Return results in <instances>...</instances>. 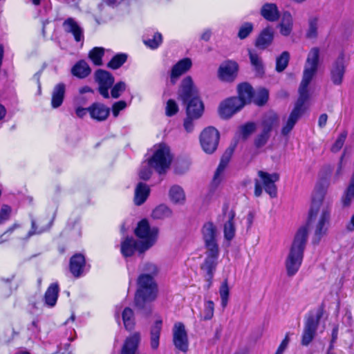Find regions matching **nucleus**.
I'll return each mask as SVG.
<instances>
[{"mask_svg":"<svg viewBox=\"0 0 354 354\" xmlns=\"http://www.w3.org/2000/svg\"><path fill=\"white\" fill-rule=\"evenodd\" d=\"M88 113L93 120L103 122L108 118L110 109L102 103L94 102L88 106Z\"/></svg>","mask_w":354,"mask_h":354,"instance_id":"412c9836","label":"nucleus"},{"mask_svg":"<svg viewBox=\"0 0 354 354\" xmlns=\"http://www.w3.org/2000/svg\"><path fill=\"white\" fill-rule=\"evenodd\" d=\"M323 314L324 310L322 307L317 308L316 311H310L308 314L302 333L301 345L307 346L313 340Z\"/></svg>","mask_w":354,"mask_h":354,"instance_id":"1a4fd4ad","label":"nucleus"},{"mask_svg":"<svg viewBox=\"0 0 354 354\" xmlns=\"http://www.w3.org/2000/svg\"><path fill=\"white\" fill-rule=\"evenodd\" d=\"M354 199V189L347 187L342 197V204L344 207H348L351 205Z\"/></svg>","mask_w":354,"mask_h":354,"instance_id":"603ef678","label":"nucleus"},{"mask_svg":"<svg viewBox=\"0 0 354 354\" xmlns=\"http://www.w3.org/2000/svg\"><path fill=\"white\" fill-rule=\"evenodd\" d=\"M85 265L84 256L82 254H75L70 259V271L75 277H80L83 273Z\"/></svg>","mask_w":354,"mask_h":354,"instance_id":"5701e85b","label":"nucleus"},{"mask_svg":"<svg viewBox=\"0 0 354 354\" xmlns=\"http://www.w3.org/2000/svg\"><path fill=\"white\" fill-rule=\"evenodd\" d=\"M234 212L230 211L228 214V221L224 224V237L229 241L232 240L235 235L236 229L234 223Z\"/></svg>","mask_w":354,"mask_h":354,"instance_id":"c9c22d12","label":"nucleus"},{"mask_svg":"<svg viewBox=\"0 0 354 354\" xmlns=\"http://www.w3.org/2000/svg\"><path fill=\"white\" fill-rule=\"evenodd\" d=\"M140 242L135 240L133 238L127 237L122 243H121V253L124 257H131L136 250L138 251L140 253H143L144 252H141L139 249Z\"/></svg>","mask_w":354,"mask_h":354,"instance_id":"cd10ccee","label":"nucleus"},{"mask_svg":"<svg viewBox=\"0 0 354 354\" xmlns=\"http://www.w3.org/2000/svg\"><path fill=\"white\" fill-rule=\"evenodd\" d=\"M281 24H288L289 26H292V17L290 12H284L282 15Z\"/></svg>","mask_w":354,"mask_h":354,"instance_id":"e2e57ef3","label":"nucleus"},{"mask_svg":"<svg viewBox=\"0 0 354 354\" xmlns=\"http://www.w3.org/2000/svg\"><path fill=\"white\" fill-rule=\"evenodd\" d=\"M172 215L171 209L166 205L161 204L157 206L151 213V216L154 219H164L171 217Z\"/></svg>","mask_w":354,"mask_h":354,"instance_id":"a19ab883","label":"nucleus"},{"mask_svg":"<svg viewBox=\"0 0 354 354\" xmlns=\"http://www.w3.org/2000/svg\"><path fill=\"white\" fill-rule=\"evenodd\" d=\"M268 96V91L266 88H261L256 95L254 94L252 99L256 104L262 106L267 102Z\"/></svg>","mask_w":354,"mask_h":354,"instance_id":"49530a36","label":"nucleus"},{"mask_svg":"<svg viewBox=\"0 0 354 354\" xmlns=\"http://www.w3.org/2000/svg\"><path fill=\"white\" fill-rule=\"evenodd\" d=\"M142 271L145 273L142 274H150L153 278L158 272V268L157 266L152 263H145L142 267Z\"/></svg>","mask_w":354,"mask_h":354,"instance_id":"4d7b16f0","label":"nucleus"},{"mask_svg":"<svg viewBox=\"0 0 354 354\" xmlns=\"http://www.w3.org/2000/svg\"><path fill=\"white\" fill-rule=\"evenodd\" d=\"M324 191L319 189L316 190L313 195L312 206L309 212L308 219L306 225L314 230L313 243L318 244L321 239L326 234L330 218V208L328 206L324 207L319 211V205L324 197ZM308 233V230H307Z\"/></svg>","mask_w":354,"mask_h":354,"instance_id":"f03ea898","label":"nucleus"},{"mask_svg":"<svg viewBox=\"0 0 354 354\" xmlns=\"http://www.w3.org/2000/svg\"><path fill=\"white\" fill-rule=\"evenodd\" d=\"M95 80L98 84V91L104 98H109V90L113 85L114 77L108 71L98 69L95 73Z\"/></svg>","mask_w":354,"mask_h":354,"instance_id":"4468645a","label":"nucleus"},{"mask_svg":"<svg viewBox=\"0 0 354 354\" xmlns=\"http://www.w3.org/2000/svg\"><path fill=\"white\" fill-rule=\"evenodd\" d=\"M274 39V31L272 28L266 27L257 37L255 46L260 50H265L271 45Z\"/></svg>","mask_w":354,"mask_h":354,"instance_id":"4be33fe9","label":"nucleus"},{"mask_svg":"<svg viewBox=\"0 0 354 354\" xmlns=\"http://www.w3.org/2000/svg\"><path fill=\"white\" fill-rule=\"evenodd\" d=\"M317 19L316 17H310L308 20V29L306 32V37L312 39L315 38L317 35Z\"/></svg>","mask_w":354,"mask_h":354,"instance_id":"3c124183","label":"nucleus"},{"mask_svg":"<svg viewBox=\"0 0 354 354\" xmlns=\"http://www.w3.org/2000/svg\"><path fill=\"white\" fill-rule=\"evenodd\" d=\"M122 317L125 328L132 330L136 324L133 310L129 307L125 308L122 313Z\"/></svg>","mask_w":354,"mask_h":354,"instance_id":"58836bf2","label":"nucleus"},{"mask_svg":"<svg viewBox=\"0 0 354 354\" xmlns=\"http://www.w3.org/2000/svg\"><path fill=\"white\" fill-rule=\"evenodd\" d=\"M169 197L175 205H183L186 201V195L183 189L177 185L171 186L169 190Z\"/></svg>","mask_w":354,"mask_h":354,"instance_id":"473e14b6","label":"nucleus"},{"mask_svg":"<svg viewBox=\"0 0 354 354\" xmlns=\"http://www.w3.org/2000/svg\"><path fill=\"white\" fill-rule=\"evenodd\" d=\"M178 111V106L174 100H169L167 102L165 108L166 115L167 116H172L177 113Z\"/></svg>","mask_w":354,"mask_h":354,"instance_id":"13d9d810","label":"nucleus"},{"mask_svg":"<svg viewBox=\"0 0 354 354\" xmlns=\"http://www.w3.org/2000/svg\"><path fill=\"white\" fill-rule=\"evenodd\" d=\"M88 113V108H82V107H77L75 110L76 115L80 118H84L86 113Z\"/></svg>","mask_w":354,"mask_h":354,"instance_id":"774afa93","label":"nucleus"},{"mask_svg":"<svg viewBox=\"0 0 354 354\" xmlns=\"http://www.w3.org/2000/svg\"><path fill=\"white\" fill-rule=\"evenodd\" d=\"M178 97L186 104L187 107L204 108L199 97L198 91L194 85L192 78L187 76L181 82L178 91Z\"/></svg>","mask_w":354,"mask_h":354,"instance_id":"39448f33","label":"nucleus"},{"mask_svg":"<svg viewBox=\"0 0 354 354\" xmlns=\"http://www.w3.org/2000/svg\"><path fill=\"white\" fill-rule=\"evenodd\" d=\"M162 322L161 319L156 321L151 328V347L152 349H157L159 346V339L162 329Z\"/></svg>","mask_w":354,"mask_h":354,"instance_id":"e433bc0d","label":"nucleus"},{"mask_svg":"<svg viewBox=\"0 0 354 354\" xmlns=\"http://www.w3.org/2000/svg\"><path fill=\"white\" fill-rule=\"evenodd\" d=\"M63 27L66 32L71 33L76 41H80L83 39V30L74 19L69 17L63 23Z\"/></svg>","mask_w":354,"mask_h":354,"instance_id":"bb28decb","label":"nucleus"},{"mask_svg":"<svg viewBox=\"0 0 354 354\" xmlns=\"http://www.w3.org/2000/svg\"><path fill=\"white\" fill-rule=\"evenodd\" d=\"M91 72V69L88 64L84 60L77 62L71 68L73 75L84 79L88 77Z\"/></svg>","mask_w":354,"mask_h":354,"instance_id":"f704fd0d","label":"nucleus"},{"mask_svg":"<svg viewBox=\"0 0 354 354\" xmlns=\"http://www.w3.org/2000/svg\"><path fill=\"white\" fill-rule=\"evenodd\" d=\"M204 108L186 107L187 117L184 121V128L187 132H192L194 129V120L198 119L203 113Z\"/></svg>","mask_w":354,"mask_h":354,"instance_id":"b1692460","label":"nucleus"},{"mask_svg":"<svg viewBox=\"0 0 354 354\" xmlns=\"http://www.w3.org/2000/svg\"><path fill=\"white\" fill-rule=\"evenodd\" d=\"M104 54V49L102 47H95L90 50L88 57L96 66L102 64V58Z\"/></svg>","mask_w":354,"mask_h":354,"instance_id":"79ce46f5","label":"nucleus"},{"mask_svg":"<svg viewBox=\"0 0 354 354\" xmlns=\"http://www.w3.org/2000/svg\"><path fill=\"white\" fill-rule=\"evenodd\" d=\"M192 62L189 58H184L174 64L170 71L169 78L171 84H175L179 77L187 72L192 67Z\"/></svg>","mask_w":354,"mask_h":354,"instance_id":"aec40b11","label":"nucleus"},{"mask_svg":"<svg viewBox=\"0 0 354 354\" xmlns=\"http://www.w3.org/2000/svg\"><path fill=\"white\" fill-rule=\"evenodd\" d=\"M261 15L270 22L277 21L280 17V12L277 6L273 3L263 4L260 10Z\"/></svg>","mask_w":354,"mask_h":354,"instance_id":"393cba45","label":"nucleus"},{"mask_svg":"<svg viewBox=\"0 0 354 354\" xmlns=\"http://www.w3.org/2000/svg\"><path fill=\"white\" fill-rule=\"evenodd\" d=\"M11 208L10 206L4 205L0 210V225L9 219L10 216Z\"/></svg>","mask_w":354,"mask_h":354,"instance_id":"680f3d73","label":"nucleus"},{"mask_svg":"<svg viewBox=\"0 0 354 354\" xmlns=\"http://www.w3.org/2000/svg\"><path fill=\"white\" fill-rule=\"evenodd\" d=\"M319 62V49L314 47L309 51L304 65L303 77L299 87V98L290 115L283 118L281 134L288 136L304 113V105L309 98L308 85L317 73Z\"/></svg>","mask_w":354,"mask_h":354,"instance_id":"f257e3e1","label":"nucleus"},{"mask_svg":"<svg viewBox=\"0 0 354 354\" xmlns=\"http://www.w3.org/2000/svg\"><path fill=\"white\" fill-rule=\"evenodd\" d=\"M345 71L344 55L341 53L332 64L330 71V80L334 84L340 85L342 83Z\"/></svg>","mask_w":354,"mask_h":354,"instance_id":"f3484780","label":"nucleus"},{"mask_svg":"<svg viewBox=\"0 0 354 354\" xmlns=\"http://www.w3.org/2000/svg\"><path fill=\"white\" fill-rule=\"evenodd\" d=\"M158 294V289L137 287L135 296V306L148 315L151 313V303L154 301Z\"/></svg>","mask_w":354,"mask_h":354,"instance_id":"9d476101","label":"nucleus"},{"mask_svg":"<svg viewBox=\"0 0 354 354\" xmlns=\"http://www.w3.org/2000/svg\"><path fill=\"white\" fill-rule=\"evenodd\" d=\"M173 156L169 147L164 143L154 146L153 155L148 160L149 165L159 174H165L169 168Z\"/></svg>","mask_w":354,"mask_h":354,"instance_id":"423d86ee","label":"nucleus"},{"mask_svg":"<svg viewBox=\"0 0 354 354\" xmlns=\"http://www.w3.org/2000/svg\"><path fill=\"white\" fill-rule=\"evenodd\" d=\"M66 93V85L64 83L56 84L52 91L51 106L53 109L59 108L63 103Z\"/></svg>","mask_w":354,"mask_h":354,"instance_id":"c756f323","label":"nucleus"},{"mask_svg":"<svg viewBox=\"0 0 354 354\" xmlns=\"http://www.w3.org/2000/svg\"><path fill=\"white\" fill-rule=\"evenodd\" d=\"M151 167L147 163L145 165H142L139 171V177L140 179L143 180H147L150 178L152 171L151 170Z\"/></svg>","mask_w":354,"mask_h":354,"instance_id":"052dcab7","label":"nucleus"},{"mask_svg":"<svg viewBox=\"0 0 354 354\" xmlns=\"http://www.w3.org/2000/svg\"><path fill=\"white\" fill-rule=\"evenodd\" d=\"M219 139L220 133L216 129L213 127L205 128L200 136V142L203 150L206 153H213L218 147Z\"/></svg>","mask_w":354,"mask_h":354,"instance_id":"f8f14e48","label":"nucleus"},{"mask_svg":"<svg viewBox=\"0 0 354 354\" xmlns=\"http://www.w3.org/2000/svg\"><path fill=\"white\" fill-rule=\"evenodd\" d=\"M127 59V56L126 54H117L110 60L107 66L112 69H118L126 62Z\"/></svg>","mask_w":354,"mask_h":354,"instance_id":"a18cd8bd","label":"nucleus"},{"mask_svg":"<svg viewBox=\"0 0 354 354\" xmlns=\"http://www.w3.org/2000/svg\"><path fill=\"white\" fill-rule=\"evenodd\" d=\"M201 232L205 250H220L217 240L218 233L216 225L212 222L205 223Z\"/></svg>","mask_w":354,"mask_h":354,"instance_id":"ddd939ff","label":"nucleus"},{"mask_svg":"<svg viewBox=\"0 0 354 354\" xmlns=\"http://www.w3.org/2000/svg\"><path fill=\"white\" fill-rule=\"evenodd\" d=\"M346 136H347V133L345 131L342 132L338 136L336 141L335 142V143L333 145V146L331 147V151L333 153H337L342 149V147H343L344 143L345 142V140L346 138Z\"/></svg>","mask_w":354,"mask_h":354,"instance_id":"6e6d98bb","label":"nucleus"},{"mask_svg":"<svg viewBox=\"0 0 354 354\" xmlns=\"http://www.w3.org/2000/svg\"><path fill=\"white\" fill-rule=\"evenodd\" d=\"M252 30H253V25L252 23H250V22L244 23L241 26V28L239 30L238 37L241 39H244L248 37V35L252 32Z\"/></svg>","mask_w":354,"mask_h":354,"instance_id":"864d4df0","label":"nucleus"},{"mask_svg":"<svg viewBox=\"0 0 354 354\" xmlns=\"http://www.w3.org/2000/svg\"><path fill=\"white\" fill-rule=\"evenodd\" d=\"M162 35L159 32H156L153 35L152 38L145 39L144 43L146 46L151 49L157 48L162 43Z\"/></svg>","mask_w":354,"mask_h":354,"instance_id":"09e8293b","label":"nucleus"},{"mask_svg":"<svg viewBox=\"0 0 354 354\" xmlns=\"http://www.w3.org/2000/svg\"><path fill=\"white\" fill-rule=\"evenodd\" d=\"M239 65L236 62L227 61L218 68L219 77L225 82H232L237 75Z\"/></svg>","mask_w":354,"mask_h":354,"instance_id":"6ab92c4d","label":"nucleus"},{"mask_svg":"<svg viewBox=\"0 0 354 354\" xmlns=\"http://www.w3.org/2000/svg\"><path fill=\"white\" fill-rule=\"evenodd\" d=\"M279 123L278 115L274 112L266 114L260 123L261 131L254 138V144L257 148H261L266 145L270 138L272 129L277 127Z\"/></svg>","mask_w":354,"mask_h":354,"instance_id":"6e6552de","label":"nucleus"},{"mask_svg":"<svg viewBox=\"0 0 354 354\" xmlns=\"http://www.w3.org/2000/svg\"><path fill=\"white\" fill-rule=\"evenodd\" d=\"M248 55L256 76L263 77L265 74V68L261 57L250 49L248 50Z\"/></svg>","mask_w":354,"mask_h":354,"instance_id":"7c9ffc66","label":"nucleus"},{"mask_svg":"<svg viewBox=\"0 0 354 354\" xmlns=\"http://www.w3.org/2000/svg\"><path fill=\"white\" fill-rule=\"evenodd\" d=\"M30 216L31 218V229L27 234V238H30L33 235L40 234L44 232H46L52 226V221H49L46 225H41V222L39 221V225H37L36 221L32 216V215H30Z\"/></svg>","mask_w":354,"mask_h":354,"instance_id":"4c0bfd02","label":"nucleus"},{"mask_svg":"<svg viewBox=\"0 0 354 354\" xmlns=\"http://www.w3.org/2000/svg\"><path fill=\"white\" fill-rule=\"evenodd\" d=\"M173 342L175 347L182 352L188 350V337L185 325L182 322H176L173 328Z\"/></svg>","mask_w":354,"mask_h":354,"instance_id":"dca6fc26","label":"nucleus"},{"mask_svg":"<svg viewBox=\"0 0 354 354\" xmlns=\"http://www.w3.org/2000/svg\"><path fill=\"white\" fill-rule=\"evenodd\" d=\"M219 294L221 300V306L224 309L227 306L230 290L228 287L227 280L225 279L221 283L219 288Z\"/></svg>","mask_w":354,"mask_h":354,"instance_id":"37998d69","label":"nucleus"},{"mask_svg":"<svg viewBox=\"0 0 354 354\" xmlns=\"http://www.w3.org/2000/svg\"><path fill=\"white\" fill-rule=\"evenodd\" d=\"M290 59V54L287 51H283L276 60V71L277 72L283 71L287 67Z\"/></svg>","mask_w":354,"mask_h":354,"instance_id":"c03bdc74","label":"nucleus"},{"mask_svg":"<svg viewBox=\"0 0 354 354\" xmlns=\"http://www.w3.org/2000/svg\"><path fill=\"white\" fill-rule=\"evenodd\" d=\"M290 342V338L288 337V334H286L285 338L281 342L277 351H280L281 353H284L286 349L287 348L288 344Z\"/></svg>","mask_w":354,"mask_h":354,"instance_id":"69168bd1","label":"nucleus"},{"mask_svg":"<svg viewBox=\"0 0 354 354\" xmlns=\"http://www.w3.org/2000/svg\"><path fill=\"white\" fill-rule=\"evenodd\" d=\"M127 84L124 82L120 81L115 85L112 86L111 90V95L113 98H119L122 93L126 90Z\"/></svg>","mask_w":354,"mask_h":354,"instance_id":"8fccbe9b","label":"nucleus"},{"mask_svg":"<svg viewBox=\"0 0 354 354\" xmlns=\"http://www.w3.org/2000/svg\"><path fill=\"white\" fill-rule=\"evenodd\" d=\"M219 252L220 250H205V257L203 263L200 266L205 280L208 282L207 288H209L212 285V280L218 263Z\"/></svg>","mask_w":354,"mask_h":354,"instance_id":"9b49d317","label":"nucleus"},{"mask_svg":"<svg viewBox=\"0 0 354 354\" xmlns=\"http://www.w3.org/2000/svg\"><path fill=\"white\" fill-rule=\"evenodd\" d=\"M256 129L254 122H248L241 127V134L243 139H247Z\"/></svg>","mask_w":354,"mask_h":354,"instance_id":"5fc2aeb1","label":"nucleus"},{"mask_svg":"<svg viewBox=\"0 0 354 354\" xmlns=\"http://www.w3.org/2000/svg\"><path fill=\"white\" fill-rule=\"evenodd\" d=\"M279 26L280 27L281 34L284 36L289 35L292 30V26H289L288 24H280Z\"/></svg>","mask_w":354,"mask_h":354,"instance_id":"0e129e2a","label":"nucleus"},{"mask_svg":"<svg viewBox=\"0 0 354 354\" xmlns=\"http://www.w3.org/2000/svg\"><path fill=\"white\" fill-rule=\"evenodd\" d=\"M238 93L239 97L237 98L241 100V102L244 103V106L246 104L250 103L254 97L253 88L248 83H242L238 86Z\"/></svg>","mask_w":354,"mask_h":354,"instance_id":"72a5a7b5","label":"nucleus"},{"mask_svg":"<svg viewBox=\"0 0 354 354\" xmlns=\"http://www.w3.org/2000/svg\"><path fill=\"white\" fill-rule=\"evenodd\" d=\"M140 342V333L136 332L133 333L125 339L122 348L121 354H136Z\"/></svg>","mask_w":354,"mask_h":354,"instance_id":"c85d7f7f","label":"nucleus"},{"mask_svg":"<svg viewBox=\"0 0 354 354\" xmlns=\"http://www.w3.org/2000/svg\"><path fill=\"white\" fill-rule=\"evenodd\" d=\"M214 304L212 301L208 300L205 301L204 304V309L203 311V320H209L214 316Z\"/></svg>","mask_w":354,"mask_h":354,"instance_id":"de8ad7c7","label":"nucleus"},{"mask_svg":"<svg viewBox=\"0 0 354 354\" xmlns=\"http://www.w3.org/2000/svg\"><path fill=\"white\" fill-rule=\"evenodd\" d=\"M244 106V103L237 97H230L220 104L218 111L222 118H230Z\"/></svg>","mask_w":354,"mask_h":354,"instance_id":"2eb2a0df","label":"nucleus"},{"mask_svg":"<svg viewBox=\"0 0 354 354\" xmlns=\"http://www.w3.org/2000/svg\"><path fill=\"white\" fill-rule=\"evenodd\" d=\"M235 145L230 146L223 154L220 163L215 171L212 180V184L217 187L222 180L223 174L227 166L234 151Z\"/></svg>","mask_w":354,"mask_h":354,"instance_id":"a211bd4d","label":"nucleus"},{"mask_svg":"<svg viewBox=\"0 0 354 354\" xmlns=\"http://www.w3.org/2000/svg\"><path fill=\"white\" fill-rule=\"evenodd\" d=\"M134 233L140 239L139 249L141 252H145L156 243L159 229L156 226H150L147 219H142L138 222Z\"/></svg>","mask_w":354,"mask_h":354,"instance_id":"20e7f679","label":"nucleus"},{"mask_svg":"<svg viewBox=\"0 0 354 354\" xmlns=\"http://www.w3.org/2000/svg\"><path fill=\"white\" fill-rule=\"evenodd\" d=\"M59 292V288L57 283H53L49 286L44 297V303L47 306L53 307L55 306Z\"/></svg>","mask_w":354,"mask_h":354,"instance_id":"2f4dec72","label":"nucleus"},{"mask_svg":"<svg viewBox=\"0 0 354 354\" xmlns=\"http://www.w3.org/2000/svg\"><path fill=\"white\" fill-rule=\"evenodd\" d=\"M150 194L149 187L144 183H138L134 190L133 203L136 205H142L147 199Z\"/></svg>","mask_w":354,"mask_h":354,"instance_id":"a878e982","label":"nucleus"},{"mask_svg":"<svg viewBox=\"0 0 354 354\" xmlns=\"http://www.w3.org/2000/svg\"><path fill=\"white\" fill-rule=\"evenodd\" d=\"M127 106V104L124 100H120V101L115 102L112 105V109H111L113 116L115 118L118 117L120 111L125 109Z\"/></svg>","mask_w":354,"mask_h":354,"instance_id":"bf43d9fd","label":"nucleus"},{"mask_svg":"<svg viewBox=\"0 0 354 354\" xmlns=\"http://www.w3.org/2000/svg\"><path fill=\"white\" fill-rule=\"evenodd\" d=\"M259 179H255L254 195L259 197L262 194V187L271 198H275L277 195V189L275 183L279 180L277 173L269 174L266 171H259Z\"/></svg>","mask_w":354,"mask_h":354,"instance_id":"0eeeda50","label":"nucleus"},{"mask_svg":"<svg viewBox=\"0 0 354 354\" xmlns=\"http://www.w3.org/2000/svg\"><path fill=\"white\" fill-rule=\"evenodd\" d=\"M328 115L326 113H322L320 115L318 120V125L320 128H324L327 122Z\"/></svg>","mask_w":354,"mask_h":354,"instance_id":"338daca9","label":"nucleus"},{"mask_svg":"<svg viewBox=\"0 0 354 354\" xmlns=\"http://www.w3.org/2000/svg\"><path fill=\"white\" fill-rule=\"evenodd\" d=\"M307 241V229L306 227H300L295 233L286 259V269L288 277H292L298 272L302 263Z\"/></svg>","mask_w":354,"mask_h":354,"instance_id":"7ed1b4c3","label":"nucleus"},{"mask_svg":"<svg viewBox=\"0 0 354 354\" xmlns=\"http://www.w3.org/2000/svg\"><path fill=\"white\" fill-rule=\"evenodd\" d=\"M137 287L158 289V284L150 274H140L137 279Z\"/></svg>","mask_w":354,"mask_h":354,"instance_id":"ea45409f","label":"nucleus"}]
</instances>
